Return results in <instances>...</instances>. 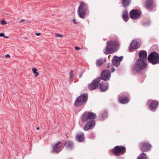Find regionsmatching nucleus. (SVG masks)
Masks as SVG:
<instances>
[{
    "label": "nucleus",
    "mask_w": 159,
    "mask_h": 159,
    "mask_svg": "<svg viewBox=\"0 0 159 159\" xmlns=\"http://www.w3.org/2000/svg\"><path fill=\"white\" fill-rule=\"evenodd\" d=\"M139 46V42L136 40H134L130 44L129 50H132L134 49L138 48Z\"/></svg>",
    "instance_id": "nucleus-18"
},
{
    "label": "nucleus",
    "mask_w": 159,
    "mask_h": 159,
    "mask_svg": "<svg viewBox=\"0 0 159 159\" xmlns=\"http://www.w3.org/2000/svg\"><path fill=\"white\" fill-rule=\"evenodd\" d=\"M145 6L148 9L152 10L154 6L153 0H146Z\"/></svg>",
    "instance_id": "nucleus-13"
},
{
    "label": "nucleus",
    "mask_w": 159,
    "mask_h": 159,
    "mask_svg": "<svg viewBox=\"0 0 159 159\" xmlns=\"http://www.w3.org/2000/svg\"><path fill=\"white\" fill-rule=\"evenodd\" d=\"M148 103L149 104V108L151 110L156 108L158 104L157 102L153 100H149Z\"/></svg>",
    "instance_id": "nucleus-17"
},
{
    "label": "nucleus",
    "mask_w": 159,
    "mask_h": 159,
    "mask_svg": "<svg viewBox=\"0 0 159 159\" xmlns=\"http://www.w3.org/2000/svg\"><path fill=\"white\" fill-rule=\"evenodd\" d=\"M141 12L138 9L131 10L129 12L130 17L133 20H136L139 18L141 15Z\"/></svg>",
    "instance_id": "nucleus-7"
},
{
    "label": "nucleus",
    "mask_w": 159,
    "mask_h": 159,
    "mask_svg": "<svg viewBox=\"0 0 159 159\" xmlns=\"http://www.w3.org/2000/svg\"><path fill=\"white\" fill-rule=\"evenodd\" d=\"M119 45V43L117 40L108 41L107 42V47L103 50V52L106 54H112L114 52Z\"/></svg>",
    "instance_id": "nucleus-1"
},
{
    "label": "nucleus",
    "mask_w": 159,
    "mask_h": 159,
    "mask_svg": "<svg viewBox=\"0 0 159 159\" xmlns=\"http://www.w3.org/2000/svg\"><path fill=\"white\" fill-rule=\"evenodd\" d=\"M5 57L7 58H9L10 57V56L9 54H7L5 55Z\"/></svg>",
    "instance_id": "nucleus-34"
},
{
    "label": "nucleus",
    "mask_w": 159,
    "mask_h": 159,
    "mask_svg": "<svg viewBox=\"0 0 159 159\" xmlns=\"http://www.w3.org/2000/svg\"><path fill=\"white\" fill-rule=\"evenodd\" d=\"M1 24L2 25H5L7 24V22L4 20H3L1 21Z\"/></svg>",
    "instance_id": "nucleus-30"
},
{
    "label": "nucleus",
    "mask_w": 159,
    "mask_h": 159,
    "mask_svg": "<svg viewBox=\"0 0 159 159\" xmlns=\"http://www.w3.org/2000/svg\"><path fill=\"white\" fill-rule=\"evenodd\" d=\"M35 35L37 36H39L41 35V33H36Z\"/></svg>",
    "instance_id": "nucleus-35"
},
{
    "label": "nucleus",
    "mask_w": 159,
    "mask_h": 159,
    "mask_svg": "<svg viewBox=\"0 0 159 159\" xmlns=\"http://www.w3.org/2000/svg\"><path fill=\"white\" fill-rule=\"evenodd\" d=\"M151 148L150 145L147 143H141L140 149L143 151H147L150 150Z\"/></svg>",
    "instance_id": "nucleus-15"
},
{
    "label": "nucleus",
    "mask_w": 159,
    "mask_h": 159,
    "mask_svg": "<svg viewBox=\"0 0 159 159\" xmlns=\"http://www.w3.org/2000/svg\"><path fill=\"white\" fill-rule=\"evenodd\" d=\"M131 0H122V3L124 7L128 6Z\"/></svg>",
    "instance_id": "nucleus-24"
},
{
    "label": "nucleus",
    "mask_w": 159,
    "mask_h": 159,
    "mask_svg": "<svg viewBox=\"0 0 159 159\" xmlns=\"http://www.w3.org/2000/svg\"><path fill=\"white\" fill-rule=\"evenodd\" d=\"M147 157L146 155L143 153L141 154L138 157L137 159H147Z\"/></svg>",
    "instance_id": "nucleus-25"
},
{
    "label": "nucleus",
    "mask_w": 159,
    "mask_h": 159,
    "mask_svg": "<svg viewBox=\"0 0 159 159\" xmlns=\"http://www.w3.org/2000/svg\"><path fill=\"white\" fill-rule=\"evenodd\" d=\"M24 21H25V20H23V19L21 20L20 21V23L23 22Z\"/></svg>",
    "instance_id": "nucleus-36"
},
{
    "label": "nucleus",
    "mask_w": 159,
    "mask_h": 159,
    "mask_svg": "<svg viewBox=\"0 0 159 159\" xmlns=\"http://www.w3.org/2000/svg\"><path fill=\"white\" fill-rule=\"evenodd\" d=\"M123 57L121 56L120 57L115 56L112 60L113 65L117 67L120 65V62L122 60Z\"/></svg>",
    "instance_id": "nucleus-10"
},
{
    "label": "nucleus",
    "mask_w": 159,
    "mask_h": 159,
    "mask_svg": "<svg viewBox=\"0 0 159 159\" xmlns=\"http://www.w3.org/2000/svg\"><path fill=\"white\" fill-rule=\"evenodd\" d=\"M62 148V144L61 142H59L54 145L52 151L56 152H58L61 150Z\"/></svg>",
    "instance_id": "nucleus-12"
},
{
    "label": "nucleus",
    "mask_w": 159,
    "mask_h": 159,
    "mask_svg": "<svg viewBox=\"0 0 159 159\" xmlns=\"http://www.w3.org/2000/svg\"><path fill=\"white\" fill-rule=\"evenodd\" d=\"M96 117V115L94 113L85 112L83 115L82 120L83 122H86L89 120L95 119Z\"/></svg>",
    "instance_id": "nucleus-6"
},
{
    "label": "nucleus",
    "mask_w": 159,
    "mask_h": 159,
    "mask_svg": "<svg viewBox=\"0 0 159 159\" xmlns=\"http://www.w3.org/2000/svg\"><path fill=\"white\" fill-rule=\"evenodd\" d=\"M73 74L72 70H71L70 72V76L69 78V81L71 82L72 81V79L73 78Z\"/></svg>",
    "instance_id": "nucleus-27"
},
{
    "label": "nucleus",
    "mask_w": 159,
    "mask_h": 159,
    "mask_svg": "<svg viewBox=\"0 0 159 159\" xmlns=\"http://www.w3.org/2000/svg\"><path fill=\"white\" fill-rule=\"evenodd\" d=\"M72 21L75 24H76L78 23L75 21V19H74Z\"/></svg>",
    "instance_id": "nucleus-32"
},
{
    "label": "nucleus",
    "mask_w": 159,
    "mask_h": 159,
    "mask_svg": "<svg viewBox=\"0 0 159 159\" xmlns=\"http://www.w3.org/2000/svg\"><path fill=\"white\" fill-rule=\"evenodd\" d=\"M125 148L121 146H116L114 149V152L115 154L123 153L125 152Z\"/></svg>",
    "instance_id": "nucleus-9"
},
{
    "label": "nucleus",
    "mask_w": 159,
    "mask_h": 159,
    "mask_svg": "<svg viewBox=\"0 0 159 159\" xmlns=\"http://www.w3.org/2000/svg\"><path fill=\"white\" fill-rule=\"evenodd\" d=\"M4 37L5 38H8V36H4Z\"/></svg>",
    "instance_id": "nucleus-38"
},
{
    "label": "nucleus",
    "mask_w": 159,
    "mask_h": 159,
    "mask_svg": "<svg viewBox=\"0 0 159 159\" xmlns=\"http://www.w3.org/2000/svg\"><path fill=\"white\" fill-rule=\"evenodd\" d=\"M135 70V71H137V70ZM138 70V71L139 70Z\"/></svg>",
    "instance_id": "nucleus-42"
},
{
    "label": "nucleus",
    "mask_w": 159,
    "mask_h": 159,
    "mask_svg": "<svg viewBox=\"0 0 159 159\" xmlns=\"http://www.w3.org/2000/svg\"><path fill=\"white\" fill-rule=\"evenodd\" d=\"M95 124V122L94 120H92L87 123L84 126V130L87 131L93 128Z\"/></svg>",
    "instance_id": "nucleus-14"
},
{
    "label": "nucleus",
    "mask_w": 159,
    "mask_h": 159,
    "mask_svg": "<svg viewBox=\"0 0 159 159\" xmlns=\"http://www.w3.org/2000/svg\"><path fill=\"white\" fill-rule=\"evenodd\" d=\"M129 99L127 98H122L119 97V101L121 103L124 104L127 103L129 102Z\"/></svg>",
    "instance_id": "nucleus-22"
},
{
    "label": "nucleus",
    "mask_w": 159,
    "mask_h": 159,
    "mask_svg": "<svg viewBox=\"0 0 159 159\" xmlns=\"http://www.w3.org/2000/svg\"><path fill=\"white\" fill-rule=\"evenodd\" d=\"M115 70H112V71H111V72H113L114 71H115Z\"/></svg>",
    "instance_id": "nucleus-41"
},
{
    "label": "nucleus",
    "mask_w": 159,
    "mask_h": 159,
    "mask_svg": "<svg viewBox=\"0 0 159 159\" xmlns=\"http://www.w3.org/2000/svg\"><path fill=\"white\" fill-rule=\"evenodd\" d=\"M122 18L125 22H127L129 19V15L126 10H125L123 12Z\"/></svg>",
    "instance_id": "nucleus-19"
},
{
    "label": "nucleus",
    "mask_w": 159,
    "mask_h": 159,
    "mask_svg": "<svg viewBox=\"0 0 159 159\" xmlns=\"http://www.w3.org/2000/svg\"><path fill=\"white\" fill-rule=\"evenodd\" d=\"M87 95L85 93H84L79 96L77 98L75 101V106H80L85 103L87 100Z\"/></svg>",
    "instance_id": "nucleus-4"
},
{
    "label": "nucleus",
    "mask_w": 159,
    "mask_h": 159,
    "mask_svg": "<svg viewBox=\"0 0 159 159\" xmlns=\"http://www.w3.org/2000/svg\"><path fill=\"white\" fill-rule=\"evenodd\" d=\"M75 49L76 50H79L81 49V48L78 47H75Z\"/></svg>",
    "instance_id": "nucleus-31"
},
{
    "label": "nucleus",
    "mask_w": 159,
    "mask_h": 159,
    "mask_svg": "<svg viewBox=\"0 0 159 159\" xmlns=\"http://www.w3.org/2000/svg\"><path fill=\"white\" fill-rule=\"evenodd\" d=\"M37 129L39 130V127H37L36 128Z\"/></svg>",
    "instance_id": "nucleus-40"
},
{
    "label": "nucleus",
    "mask_w": 159,
    "mask_h": 159,
    "mask_svg": "<svg viewBox=\"0 0 159 159\" xmlns=\"http://www.w3.org/2000/svg\"><path fill=\"white\" fill-rule=\"evenodd\" d=\"M148 61L154 65L159 62V55L155 52L151 53L148 57Z\"/></svg>",
    "instance_id": "nucleus-3"
},
{
    "label": "nucleus",
    "mask_w": 159,
    "mask_h": 159,
    "mask_svg": "<svg viewBox=\"0 0 159 159\" xmlns=\"http://www.w3.org/2000/svg\"><path fill=\"white\" fill-rule=\"evenodd\" d=\"M139 58L138 60L146 61L147 57V53L144 51H141L139 53Z\"/></svg>",
    "instance_id": "nucleus-16"
},
{
    "label": "nucleus",
    "mask_w": 159,
    "mask_h": 159,
    "mask_svg": "<svg viewBox=\"0 0 159 159\" xmlns=\"http://www.w3.org/2000/svg\"><path fill=\"white\" fill-rule=\"evenodd\" d=\"M55 36L57 37L62 38L63 37V35L61 34H57L55 35Z\"/></svg>",
    "instance_id": "nucleus-29"
},
{
    "label": "nucleus",
    "mask_w": 159,
    "mask_h": 159,
    "mask_svg": "<svg viewBox=\"0 0 159 159\" xmlns=\"http://www.w3.org/2000/svg\"><path fill=\"white\" fill-rule=\"evenodd\" d=\"M108 84L106 82H105L103 84H101L100 85V89L101 91H106L108 88Z\"/></svg>",
    "instance_id": "nucleus-20"
},
{
    "label": "nucleus",
    "mask_w": 159,
    "mask_h": 159,
    "mask_svg": "<svg viewBox=\"0 0 159 159\" xmlns=\"http://www.w3.org/2000/svg\"><path fill=\"white\" fill-rule=\"evenodd\" d=\"M109 68L111 69V70H115L114 68V67H112V66H111V68Z\"/></svg>",
    "instance_id": "nucleus-37"
},
{
    "label": "nucleus",
    "mask_w": 159,
    "mask_h": 159,
    "mask_svg": "<svg viewBox=\"0 0 159 159\" xmlns=\"http://www.w3.org/2000/svg\"><path fill=\"white\" fill-rule=\"evenodd\" d=\"M76 140L79 142H82L84 139V134L81 133L80 134H78L76 137Z\"/></svg>",
    "instance_id": "nucleus-21"
},
{
    "label": "nucleus",
    "mask_w": 159,
    "mask_h": 159,
    "mask_svg": "<svg viewBox=\"0 0 159 159\" xmlns=\"http://www.w3.org/2000/svg\"><path fill=\"white\" fill-rule=\"evenodd\" d=\"M103 60L102 58H100L97 60L96 61V65L97 66L99 67L103 63Z\"/></svg>",
    "instance_id": "nucleus-23"
},
{
    "label": "nucleus",
    "mask_w": 159,
    "mask_h": 159,
    "mask_svg": "<svg viewBox=\"0 0 159 159\" xmlns=\"http://www.w3.org/2000/svg\"><path fill=\"white\" fill-rule=\"evenodd\" d=\"M32 71L35 76L36 77L39 75V73L37 71V70H32Z\"/></svg>",
    "instance_id": "nucleus-28"
},
{
    "label": "nucleus",
    "mask_w": 159,
    "mask_h": 159,
    "mask_svg": "<svg viewBox=\"0 0 159 159\" xmlns=\"http://www.w3.org/2000/svg\"><path fill=\"white\" fill-rule=\"evenodd\" d=\"M88 7L87 4L83 2L80 3L78 8V15L79 17L84 19V17L88 14Z\"/></svg>",
    "instance_id": "nucleus-2"
},
{
    "label": "nucleus",
    "mask_w": 159,
    "mask_h": 159,
    "mask_svg": "<svg viewBox=\"0 0 159 159\" xmlns=\"http://www.w3.org/2000/svg\"><path fill=\"white\" fill-rule=\"evenodd\" d=\"M32 70H37V69L35 68L34 67L32 68Z\"/></svg>",
    "instance_id": "nucleus-39"
},
{
    "label": "nucleus",
    "mask_w": 159,
    "mask_h": 159,
    "mask_svg": "<svg viewBox=\"0 0 159 159\" xmlns=\"http://www.w3.org/2000/svg\"><path fill=\"white\" fill-rule=\"evenodd\" d=\"M66 144L67 145L68 148H71L72 146V143L71 142L67 141L66 142Z\"/></svg>",
    "instance_id": "nucleus-26"
},
{
    "label": "nucleus",
    "mask_w": 159,
    "mask_h": 159,
    "mask_svg": "<svg viewBox=\"0 0 159 159\" xmlns=\"http://www.w3.org/2000/svg\"><path fill=\"white\" fill-rule=\"evenodd\" d=\"M136 67L139 70H144L148 66V62L146 61L137 59L135 63Z\"/></svg>",
    "instance_id": "nucleus-5"
},
{
    "label": "nucleus",
    "mask_w": 159,
    "mask_h": 159,
    "mask_svg": "<svg viewBox=\"0 0 159 159\" xmlns=\"http://www.w3.org/2000/svg\"><path fill=\"white\" fill-rule=\"evenodd\" d=\"M100 80L101 78H98L94 80L91 84H89L88 87L89 89L91 90H94L97 88Z\"/></svg>",
    "instance_id": "nucleus-8"
},
{
    "label": "nucleus",
    "mask_w": 159,
    "mask_h": 159,
    "mask_svg": "<svg viewBox=\"0 0 159 159\" xmlns=\"http://www.w3.org/2000/svg\"><path fill=\"white\" fill-rule=\"evenodd\" d=\"M0 37H4V33H0Z\"/></svg>",
    "instance_id": "nucleus-33"
},
{
    "label": "nucleus",
    "mask_w": 159,
    "mask_h": 159,
    "mask_svg": "<svg viewBox=\"0 0 159 159\" xmlns=\"http://www.w3.org/2000/svg\"><path fill=\"white\" fill-rule=\"evenodd\" d=\"M111 76V75L109 70H103L101 74L102 79L104 80H108Z\"/></svg>",
    "instance_id": "nucleus-11"
}]
</instances>
